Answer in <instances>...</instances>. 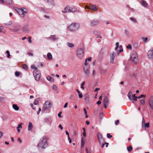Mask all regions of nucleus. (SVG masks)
Returning <instances> with one entry per match:
<instances>
[{
    "mask_svg": "<svg viewBox=\"0 0 153 153\" xmlns=\"http://www.w3.org/2000/svg\"><path fill=\"white\" fill-rule=\"evenodd\" d=\"M130 92H129L128 96L129 99L131 101H136L137 100V97H136L135 94L133 95L131 97V95L130 94Z\"/></svg>",
    "mask_w": 153,
    "mask_h": 153,
    "instance_id": "obj_9",
    "label": "nucleus"
},
{
    "mask_svg": "<svg viewBox=\"0 0 153 153\" xmlns=\"http://www.w3.org/2000/svg\"><path fill=\"white\" fill-rule=\"evenodd\" d=\"M97 137L99 142L100 143H102L103 141V140L102 139V135L100 133H98L97 134Z\"/></svg>",
    "mask_w": 153,
    "mask_h": 153,
    "instance_id": "obj_11",
    "label": "nucleus"
},
{
    "mask_svg": "<svg viewBox=\"0 0 153 153\" xmlns=\"http://www.w3.org/2000/svg\"><path fill=\"white\" fill-rule=\"evenodd\" d=\"M87 59H85V62L84 63L85 66H89V65H88V63L87 62Z\"/></svg>",
    "mask_w": 153,
    "mask_h": 153,
    "instance_id": "obj_49",
    "label": "nucleus"
},
{
    "mask_svg": "<svg viewBox=\"0 0 153 153\" xmlns=\"http://www.w3.org/2000/svg\"><path fill=\"white\" fill-rule=\"evenodd\" d=\"M22 68L24 69L27 70V66L26 64H24L23 65Z\"/></svg>",
    "mask_w": 153,
    "mask_h": 153,
    "instance_id": "obj_37",
    "label": "nucleus"
},
{
    "mask_svg": "<svg viewBox=\"0 0 153 153\" xmlns=\"http://www.w3.org/2000/svg\"><path fill=\"white\" fill-rule=\"evenodd\" d=\"M148 56L149 59H152L153 57V50H150L148 52Z\"/></svg>",
    "mask_w": 153,
    "mask_h": 153,
    "instance_id": "obj_13",
    "label": "nucleus"
},
{
    "mask_svg": "<svg viewBox=\"0 0 153 153\" xmlns=\"http://www.w3.org/2000/svg\"><path fill=\"white\" fill-rule=\"evenodd\" d=\"M130 19L131 21L134 22L135 23L136 22V20L135 19H134L133 18H130Z\"/></svg>",
    "mask_w": 153,
    "mask_h": 153,
    "instance_id": "obj_40",
    "label": "nucleus"
},
{
    "mask_svg": "<svg viewBox=\"0 0 153 153\" xmlns=\"http://www.w3.org/2000/svg\"><path fill=\"white\" fill-rule=\"evenodd\" d=\"M89 8L90 9L94 11L97 10L98 9V8L95 5L93 4H91L89 6V8L86 7L85 9Z\"/></svg>",
    "mask_w": 153,
    "mask_h": 153,
    "instance_id": "obj_12",
    "label": "nucleus"
},
{
    "mask_svg": "<svg viewBox=\"0 0 153 153\" xmlns=\"http://www.w3.org/2000/svg\"><path fill=\"white\" fill-rule=\"evenodd\" d=\"M51 107V103L48 101H46L43 106L42 110L44 111L48 110Z\"/></svg>",
    "mask_w": 153,
    "mask_h": 153,
    "instance_id": "obj_5",
    "label": "nucleus"
},
{
    "mask_svg": "<svg viewBox=\"0 0 153 153\" xmlns=\"http://www.w3.org/2000/svg\"><path fill=\"white\" fill-rule=\"evenodd\" d=\"M119 122V120H117L116 121H115V124H117Z\"/></svg>",
    "mask_w": 153,
    "mask_h": 153,
    "instance_id": "obj_56",
    "label": "nucleus"
},
{
    "mask_svg": "<svg viewBox=\"0 0 153 153\" xmlns=\"http://www.w3.org/2000/svg\"><path fill=\"white\" fill-rule=\"evenodd\" d=\"M85 144V141L83 140V138H82L81 143V147L82 148H83L84 147V145Z\"/></svg>",
    "mask_w": 153,
    "mask_h": 153,
    "instance_id": "obj_30",
    "label": "nucleus"
},
{
    "mask_svg": "<svg viewBox=\"0 0 153 153\" xmlns=\"http://www.w3.org/2000/svg\"><path fill=\"white\" fill-rule=\"evenodd\" d=\"M83 110H84L85 114H87V111L86 110V109L85 108H84Z\"/></svg>",
    "mask_w": 153,
    "mask_h": 153,
    "instance_id": "obj_57",
    "label": "nucleus"
},
{
    "mask_svg": "<svg viewBox=\"0 0 153 153\" xmlns=\"http://www.w3.org/2000/svg\"><path fill=\"white\" fill-rule=\"evenodd\" d=\"M68 105V102H67L65 104L64 106V108H66L67 107Z\"/></svg>",
    "mask_w": 153,
    "mask_h": 153,
    "instance_id": "obj_51",
    "label": "nucleus"
},
{
    "mask_svg": "<svg viewBox=\"0 0 153 153\" xmlns=\"http://www.w3.org/2000/svg\"><path fill=\"white\" fill-rule=\"evenodd\" d=\"M59 127L61 130L62 129H63V127L61 125H59Z\"/></svg>",
    "mask_w": 153,
    "mask_h": 153,
    "instance_id": "obj_60",
    "label": "nucleus"
},
{
    "mask_svg": "<svg viewBox=\"0 0 153 153\" xmlns=\"http://www.w3.org/2000/svg\"><path fill=\"white\" fill-rule=\"evenodd\" d=\"M17 12L21 17H24V16L25 13H22V11L19 10Z\"/></svg>",
    "mask_w": 153,
    "mask_h": 153,
    "instance_id": "obj_19",
    "label": "nucleus"
},
{
    "mask_svg": "<svg viewBox=\"0 0 153 153\" xmlns=\"http://www.w3.org/2000/svg\"><path fill=\"white\" fill-rule=\"evenodd\" d=\"M115 56L116 54L114 52H113L112 53L110 54V62L111 63H113Z\"/></svg>",
    "mask_w": 153,
    "mask_h": 153,
    "instance_id": "obj_8",
    "label": "nucleus"
},
{
    "mask_svg": "<svg viewBox=\"0 0 153 153\" xmlns=\"http://www.w3.org/2000/svg\"><path fill=\"white\" fill-rule=\"evenodd\" d=\"M22 125H18V126L17 127V129L18 132L19 133L20 132V129L22 128Z\"/></svg>",
    "mask_w": 153,
    "mask_h": 153,
    "instance_id": "obj_26",
    "label": "nucleus"
},
{
    "mask_svg": "<svg viewBox=\"0 0 153 153\" xmlns=\"http://www.w3.org/2000/svg\"><path fill=\"white\" fill-rule=\"evenodd\" d=\"M68 140H69V143H71V139L70 138V137H69V136H68Z\"/></svg>",
    "mask_w": 153,
    "mask_h": 153,
    "instance_id": "obj_54",
    "label": "nucleus"
},
{
    "mask_svg": "<svg viewBox=\"0 0 153 153\" xmlns=\"http://www.w3.org/2000/svg\"><path fill=\"white\" fill-rule=\"evenodd\" d=\"M6 2L7 4L10 5L12 4V1L11 0H6Z\"/></svg>",
    "mask_w": 153,
    "mask_h": 153,
    "instance_id": "obj_31",
    "label": "nucleus"
},
{
    "mask_svg": "<svg viewBox=\"0 0 153 153\" xmlns=\"http://www.w3.org/2000/svg\"><path fill=\"white\" fill-rule=\"evenodd\" d=\"M33 74L35 79L38 81L39 80L41 76L39 70L38 69L34 70L33 72Z\"/></svg>",
    "mask_w": 153,
    "mask_h": 153,
    "instance_id": "obj_4",
    "label": "nucleus"
},
{
    "mask_svg": "<svg viewBox=\"0 0 153 153\" xmlns=\"http://www.w3.org/2000/svg\"><path fill=\"white\" fill-rule=\"evenodd\" d=\"M133 148L130 145L127 148V150L129 152H130L132 150Z\"/></svg>",
    "mask_w": 153,
    "mask_h": 153,
    "instance_id": "obj_29",
    "label": "nucleus"
},
{
    "mask_svg": "<svg viewBox=\"0 0 153 153\" xmlns=\"http://www.w3.org/2000/svg\"><path fill=\"white\" fill-rule=\"evenodd\" d=\"M32 69H34L35 70L38 69L34 65H32L31 66Z\"/></svg>",
    "mask_w": 153,
    "mask_h": 153,
    "instance_id": "obj_46",
    "label": "nucleus"
},
{
    "mask_svg": "<svg viewBox=\"0 0 153 153\" xmlns=\"http://www.w3.org/2000/svg\"><path fill=\"white\" fill-rule=\"evenodd\" d=\"M100 90V88H96L95 89V90H94V91L95 92H96L98 90Z\"/></svg>",
    "mask_w": 153,
    "mask_h": 153,
    "instance_id": "obj_64",
    "label": "nucleus"
},
{
    "mask_svg": "<svg viewBox=\"0 0 153 153\" xmlns=\"http://www.w3.org/2000/svg\"><path fill=\"white\" fill-rule=\"evenodd\" d=\"M98 24V21L97 20H93L91 22L90 25L92 27Z\"/></svg>",
    "mask_w": 153,
    "mask_h": 153,
    "instance_id": "obj_15",
    "label": "nucleus"
},
{
    "mask_svg": "<svg viewBox=\"0 0 153 153\" xmlns=\"http://www.w3.org/2000/svg\"><path fill=\"white\" fill-rule=\"evenodd\" d=\"M62 111H60V112L59 114H58V116L59 117H61V114H62Z\"/></svg>",
    "mask_w": 153,
    "mask_h": 153,
    "instance_id": "obj_53",
    "label": "nucleus"
},
{
    "mask_svg": "<svg viewBox=\"0 0 153 153\" xmlns=\"http://www.w3.org/2000/svg\"><path fill=\"white\" fill-rule=\"evenodd\" d=\"M141 2L143 6L144 7H146L147 6V3L146 1L142 0L141 1Z\"/></svg>",
    "mask_w": 153,
    "mask_h": 153,
    "instance_id": "obj_24",
    "label": "nucleus"
},
{
    "mask_svg": "<svg viewBox=\"0 0 153 153\" xmlns=\"http://www.w3.org/2000/svg\"><path fill=\"white\" fill-rule=\"evenodd\" d=\"M149 127V125H142V128L143 130H145L146 128Z\"/></svg>",
    "mask_w": 153,
    "mask_h": 153,
    "instance_id": "obj_27",
    "label": "nucleus"
},
{
    "mask_svg": "<svg viewBox=\"0 0 153 153\" xmlns=\"http://www.w3.org/2000/svg\"><path fill=\"white\" fill-rule=\"evenodd\" d=\"M31 37H29L28 38V42H29L30 43H31L32 42V41L31 40Z\"/></svg>",
    "mask_w": 153,
    "mask_h": 153,
    "instance_id": "obj_47",
    "label": "nucleus"
},
{
    "mask_svg": "<svg viewBox=\"0 0 153 153\" xmlns=\"http://www.w3.org/2000/svg\"><path fill=\"white\" fill-rule=\"evenodd\" d=\"M47 79L48 80L51 82H54V79L50 76H48L47 77Z\"/></svg>",
    "mask_w": 153,
    "mask_h": 153,
    "instance_id": "obj_22",
    "label": "nucleus"
},
{
    "mask_svg": "<svg viewBox=\"0 0 153 153\" xmlns=\"http://www.w3.org/2000/svg\"><path fill=\"white\" fill-rule=\"evenodd\" d=\"M73 95H71L69 97V98L70 100H72L73 99Z\"/></svg>",
    "mask_w": 153,
    "mask_h": 153,
    "instance_id": "obj_58",
    "label": "nucleus"
},
{
    "mask_svg": "<svg viewBox=\"0 0 153 153\" xmlns=\"http://www.w3.org/2000/svg\"><path fill=\"white\" fill-rule=\"evenodd\" d=\"M38 100H35L33 102V104L35 105H37L38 104Z\"/></svg>",
    "mask_w": 153,
    "mask_h": 153,
    "instance_id": "obj_38",
    "label": "nucleus"
},
{
    "mask_svg": "<svg viewBox=\"0 0 153 153\" xmlns=\"http://www.w3.org/2000/svg\"><path fill=\"white\" fill-rule=\"evenodd\" d=\"M12 21L11 20L10 21L8 22L5 23L4 24L7 25H9L12 24Z\"/></svg>",
    "mask_w": 153,
    "mask_h": 153,
    "instance_id": "obj_33",
    "label": "nucleus"
},
{
    "mask_svg": "<svg viewBox=\"0 0 153 153\" xmlns=\"http://www.w3.org/2000/svg\"><path fill=\"white\" fill-rule=\"evenodd\" d=\"M47 58L49 60H51L52 59V56L50 53H48L47 55Z\"/></svg>",
    "mask_w": 153,
    "mask_h": 153,
    "instance_id": "obj_21",
    "label": "nucleus"
},
{
    "mask_svg": "<svg viewBox=\"0 0 153 153\" xmlns=\"http://www.w3.org/2000/svg\"><path fill=\"white\" fill-rule=\"evenodd\" d=\"M50 39L52 40H56L58 39V38L56 35H52L50 37Z\"/></svg>",
    "mask_w": 153,
    "mask_h": 153,
    "instance_id": "obj_16",
    "label": "nucleus"
},
{
    "mask_svg": "<svg viewBox=\"0 0 153 153\" xmlns=\"http://www.w3.org/2000/svg\"><path fill=\"white\" fill-rule=\"evenodd\" d=\"M70 6H67L64 9L65 10H62V13H65L67 12H70Z\"/></svg>",
    "mask_w": 153,
    "mask_h": 153,
    "instance_id": "obj_14",
    "label": "nucleus"
},
{
    "mask_svg": "<svg viewBox=\"0 0 153 153\" xmlns=\"http://www.w3.org/2000/svg\"><path fill=\"white\" fill-rule=\"evenodd\" d=\"M76 55L79 58L81 59L84 55V52L82 49H78L76 50Z\"/></svg>",
    "mask_w": 153,
    "mask_h": 153,
    "instance_id": "obj_6",
    "label": "nucleus"
},
{
    "mask_svg": "<svg viewBox=\"0 0 153 153\" xmlns=\"http://www.w3.org/2000/svg\"><path fill=\"white\" fill-rule=\"evenodd\" d=\"M101 102L100 101H98L97 102V103L98 105H100L101 104Z\"/></svg>",
    "mask_w": 153,
    "mask_h": 153,
    "instance_id": "obj_55",
    "label": "nucleus"
},
{
    "mask_svg": "<svg viewBox=\"0 0 153 153\" xmlns=\"http://www.w3.org/2000/svg\"><path fill=\"white\" fill-rule=\"evenodd\" d=\"M149 104L151 108L153 109V96H151L149 101Z\"/></svg>",
    "mask_w": 153,
    "mask_h": 153,
    "instance_id": "obj_10",
    "label": "nucleus"
},
{
    "mask_svg": "<svg viewBox=\"0 0 153 153\" xmlns=\"http://www.w3.org/2000/svg\"><path fill=\"white\" fill-rule=\"evenodd\" d=\"M145 123H146L145 120V119H144V118H143V120H142V124H144Z\"/></svg>",
    "mask_w": 153,
    "mask_h": 153,
    "instance_id": "obj_52",
    "label": "nucleus"
},
{
    "mask_svg": "<svg viewBox=\"0 0 153 153\" xmlns=\"http://www.w3.org/2000/svg\"><path fill=\"white\" fill-rule=\"evenodd\" d=\"M124 32H125V34H126V35L127 36L128 35L129 33L127 30H125Z\"/></svg>",
    "mask_w": 153,
    "mask_h": 153,
    "instance_id": "obj_48",
    "label": "nucleus"
},
{
    "mask_svg": "<svg viewBox=\"0 0 153 153\" xmlns=\"http://www.w3.org/2000/svg\"><path fill=\"white\" fill-rule=\"evenodd\" d=\"M98 111L97 110H95L94 111V113L95 115L97 114L98 113Z\"/></svg>",
    "mask_w": 153,
    "mask_h": 153,
    "instance_id": "obj_50",
    "label": "nucleus"
},
{
    "mask_svg": "<svg viewBox=\"0 0 153 153\" xmlns=\"http://www.w3.org/2000/svg\"><path fill=\"white\" fill-rule=\"evenodd\" d=\"M89 66H84L83 67L84 71L85 74V76L87 77L89 75Z\"/></svg>",
    "mask_w": 153,
    "mask_h": 153,
    "instance_id": "obj_7",
    "label": "nucleus"
},
{
    "mask_svg": "<svg viewBox=\"0 0 153 153\" xmlns=\"http://www.w3.org/2000/svg\"><path fill=\"white\" fill-rule=\"evenodd\" d=\"M6 52L7 54V57L8 58H9L10 56V52H9V51H6Z\"/></svg>",
    "mask_w": 153,
    "mask_h": 153,
    "instance_id": "obj_39",
    "label": "nucleus"
},
{
    "mask_svg": "<svg viewBox=\"0 0 153 153\" xmlns=\"http://www.w3.org/2000/svg\"><path fill=\"white\" fill-rule=\"evenodd\" d=\"M116 47L115 48V50H117L118 47H119V43L118 42H117L116 43Z\"/></svg>",
    "mask_w": 153,
    "mask_h": 153,
    "instance_id": "obj_41",
    "label": "nucleus"
},
{
    "mask_svg": "<svg viewBox=\"0 0 153 153\" xmlns=\"http://www.w3.org/2000/svg\"><path fill=\"white\" fill-rule=\"evenodd\" d=\"M19 10H21L22 11V13H27V10L25 8H21L20 9H19Z\"/></svg>",
    "mask_w": 153,
    "mask_h": 153,
    "instance_id": "obj_25",
    "label": "nucleus"
},
{
    "mask_svg": "<svg viewBox=\"0 0 153 153\" xmlns=\"http://www.w3.org/2000/svg\"><path fill=\"white\" fill-rule=\"evenodd\" d=\"M140 101L142 105H144L145 103V100H140Z\"/></svg>",
    "mask_w": 153,
    "mask_h": 153,
    "instance_id": "obj_36",
    "label": "nucleus"
},
{
    "mask_svg": "<svg viewBox=\"0 0 153 153\" xmlns=\"http://www.w3.org/2000/svg\"><path fill=\"white\" fill-rule=\"evenodd\" d=\"M70 12H75L76 11V9L74 7L70 6Z\"/></svg>",
    "mask_w": 153,
    "mask_h": 153,
    "instance_id": "obj_18",
    "label": "nucleus"
},
{
    "mask_svg": "<svg viewBox=\"0 0 153 153\" xmlns=\"http://www.w3.org/2000/svg\"><path fill=\"white\" fill-rule=\"evenodd\" d=\"M13 108L16 111H18L19 109V107L16 104L13 105Z\"/></svg>",
    "mask_w": 153,
    "mask_h": 153,
    "instance_id": "obj_20",
    "label": "nucleus"
},
{
    "mask_svg": "<svg viewBox=\"0 0 153 153\" xmlns=\"http://www.w3.org/2000/svg\"><path fill=\"white\" fill-rule=\"evenodd\" d=\"M127 48L128 49H131L132 48V46L131 45L129 44L128 46H127Z\"/></svg>",
    "mask_w": 153,
    "mask_h": 153,
    "instance_id": "obj_44",
    "label": "nucleus"
},
{
    "mask_svg": "<svg viewBox=\"0 0 153 153\" xmlns=\"http://www.w3.org/2000/svg\"><path fill=\"white\" fill-rule=\"evenodd\" d=\"M141 39L143 42H146L148 39V38L147 37L145 38L144 37H141Z\"/></svg>",
    "mask_w": 153,
    "mask_h": 153,
    "instance_id": "obj_32",
    "label": "nucleus"
},
{
    "mask_svg": "<svg viewBox=\"0 0 153 153\" xmlns=\"http://www.w3.org/2000/svg\"><path fill=\"white\" fill-rule=\"evenodd\" d=\"M47 140L45 136H44L37 146V147L39 149H45L47 146Z\"/></svg>",
    "mask_w": 153,
    "mask_h": 153,
    "instance_id": "obj_1",
    "label": "nucleus"
},
{
    "mask_svg": "<svg viewBox=\"0 0 153 153\" xmlns=\"http://www.w3.org/2000/svg\"><path fill=\"white\" fill-rule=\"evenodd\" d=\"M52 88L55 90H56L57 89V87L56 85H53V86Z\"/></svg>",
    "mask_w": 153,
    "mask_h": 153,
    "instance_id": "obj_45",
    "label": "nucleus"
},
{
    "mask_svg": "<svg viewBox=\"0 0 153 153\" xmlns=\"http://www.w3.org/2000/svg\"><path fill=\"white\" fill-rule=\"evenodd\" d=\"M79 27V24L74 23L71 24L68 26V29L71 31H75L78 30Z\"/></svg>",
    "mask_w": 153,
    "mask_h": 153,
    "instance_id": "obj_3",
    "label": "nucleus"
},
{
    "mask_svg": "<svg viewBox=\"0 0 153 153\" xmlns=\"http://www.w3.org/2000/svg\"><path fill=\"white\" fill-rule=\"evenodd\" d=\"M67 45L68 47L70 48L73 47L74 46V45L73 43H69L68 42L67 43Z\"/></svg>",
    "mask_w": 153,
    "mask_h": 153,
    "instance_id": "obj_28",
    "label": "nucleus"
},
{
    "mask_svg": "<svg viewBox=\"0 0 153 153\" xmlns=\"http://www.w3.org/2000/svg\"><path fill=\"white\" fill-rule=\"evenodd\" d=\"M103 113H101L100 114V117H102V116H103Z\"/></svg>",
    "mask_w": 153,
    "mask_h": 153,
    "instance_id": "obj_62",
    "label": "nucleus"
},
{
    "mask_svg": "<svg viewBox=\"0 0 153 153\" xmlns=\"http://www.w3.org/2000/svg\"><path fill=\"white\" fill-rule=\"evenodd\" d=\"M131 60L135 63L137 64L138 61L137 54L135 51L132 52L131 54Z\"/></svg>",
    "mask_w": 153,
    "mask_h": 153,
    "instance_id": "obj_2",
    "label": "nucleus"
},
{
    "mask_svg": "<svg viewBox=\"0 0 153 153\" xmlns=\"http://www.w3.org/2000/svg\"><path fill=\"white\" fill-rule=\"evenodd\" d=\"M33 128V125H29L28 130L29 131L31 130Z\"/></svg>",
    "mask_w": 153,
    "mask_h": 153,
    "instance_id": "obj_34",
    "label": "nucleus"
},
{
    "mask_svg": "<svg viewBox=\"0 0 153 153\" xmlns=\"http://www.w3.org/2000/svg\"><path fill=\"white\" fill-rule=\"evenodd\" d=\"M20 74L21 73L19 72L16 71L15 73L16 76L17 77L19 76Z\"/></svg>",
    "mask_w": 153,
    "mask_h": 153,
    "instance_id": "obj_35",
    "label": "nucleus"
},
{
    "mask_svg": "<svg viewBox=\"0 0 153 153\" xmlns=\"http://www.w3.org/2000/svg\"><path fill=\"white\" fill-rule=\"evenodd\" d=\"M87 59V60H88L89 61H91V57H90L88 58V59Z\"/></svg>",
    "mask_w": 153,
    "mask_h": 153,
    "instance_id": "obj_63",
    "label": "nucleus"
},
{
    "mask_svg": "<svg viewBox=\"0 0 153 153\" xmlns=\"http://www.w3.org/2000/svg\"><path fill=\"white\" fill-rule=\"evenodd\" d=\"M108 103L109 100L108 97L107 96L105 97L103 100V104H108Z\"/></svg>",
    "mask_w": 153,
    "mask_h": 153,
    "instance_id": "obj_17",
    "label": "nucleus"
},
{
    "mask_svg": "<svg viewBox=\"0 0 153 153\" xmlns=\"http://www.w3.org/2000/svg\"><path fill=\"white\" fill-rule=\"evenodd\" d=\"M107 137L108 138H110L112 137V136L109 133H108L107 134Z\"/></svg>",
    "mask_w": 153,
    "mask_h": 153,
    "instance_id": "obj_43",
    "label": "nucleus"
},
{
    "mask_svg": "<svg viewBox=\"0 0 153 153\" xmlns=\"http://www.w3.org/2000/svg\"><path fill=\"white\" fill-rule=\"evenodd\" d=\"M85 82H83L82 84H81V88L82 89H83L84 88V87H83V86L85 84Z\"/></svg>",
    "mask_w": 153,
    "mask_h": 153,
    "instance_id": "obj_42",
    "label": "nucleus"
},
{
    "mask_svg": "<svg viewBox=\"0 0 153 153\" xmlns=\"http://www.w3.org/2000/svg\"><path fill=\"white\" fill-rule=\"evenodd\" d=\"M3 134L2 132L0 131V138L3 136Z\"/></svg>",
    "mask_w": 153,
    "mask_h": 153,
    "instance_id": "obj_59",
    "label": "nucleus"
},
{
    "mask_svg": "<svg viewBox=\"0 0 153 153\" xmlns=\"http://www.w3.org/2000/svg\"><path fill=\"white\" fill-rule=\"evenodd\" d=\"M76 91L78 93L79 98H82L83 97V95L82 94V93H81L78 89L76 90Z\"/></svg>",
    "mask_w": 153,
    "mask_h": 153,
    "instance_id": "obj_23",
    "label": "nucleus"
},
{
    "mask_svg": "<svg viewBox=\"0 0 153 153\" xmlns=\"http://www.w3.org/2000/svg\"><path fill=\"white\" fill-rule=\"evenodd\" d=\"M0 99L1 101H2L4 99V98L3 97H0Z\"/></svg>",
    "mask_w": 153,
    "mask_h": 153,
    "instance_id": "obj_61",
    "label": "nucleus"
}]
</instances>
